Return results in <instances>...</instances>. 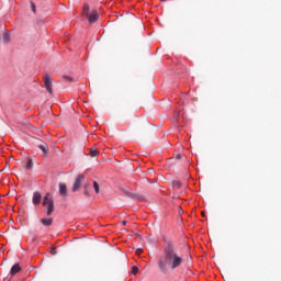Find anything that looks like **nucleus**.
<instances>
[{
	"label": "nucleus",
	"mask_w": 281,
	"mask_h": 281,
	"mask_svg": "<svg viewBox=\"0 0 281 281\" xmlns=\"http://www.w3.org/2000/svg\"><path fill=\"white\" fill-rule=\"evenodd\" d=\"M186 262L183 256L179 255L175 245L167 244L164 247V256L158 257L157 267L162 276H168L170 271L180 269V267Z\"/></svg>",
	"instance_id": "obj_1"
},
{
	"label": "nucleus",
	"mask_w": 281,
	"mask_h": 281,
	"mask_svg": "<svg viewBox=\"0 0 281 281\" xmlns=\"http://www.w3.org/2000/svg\"><path fill=\"white\" fill-rule=\"evenodd\" d=\"M42 205L45 207V214L46 216H52L54 214V199L52 198V193H46V195L43 199Z\"/></svg>",
	"instance_id": "obj_2"
},
{
	"label": "nucleus",
	"mask_w": 281,
	"mask_h": 281,
	"mask_svg": "<svg viewBox=\"0 0 281 281\" xmlns=\"http://www.w3.org/2000/svg\"><path fill=\"white\" fill-rule=\"evenodd\" d=\"M43 80L46 91L52 95V93H54V90L52 88L54 85V79L52 78V75H44Z\"/></svg>",
	"instance_id": "obj_3"
},
{
	"label": "nucleus",
	"mask_w": 281,
	"mask_h": 281,
	"mask_svg": "<svg viewBox=\"0 0 281 281\" xmlns=\"http://www.w3.org/2000/svg\"><path fill=\"white\" fill-rule=\"evenodd\" d=\"M82 181H85V176L78 175L76 177L75 183L72 184V192H78V190H80V186H82Z\"/></svg>",
	"instance_id": "obj_4"
},
{
	"label": "nucleus",
	"mask_w": 281,
	"mask_h": 281,
	"mask_svg": "<svg viewBox=\"0 0 281 281\" xmlns=\"http://www.w3.org/2000/svg\"><path fill=\"white\" fill-rule=\"evenodd\" d=\"M99 16L100 15L98 14V11H95V10H93L91 13H88L86 15L89 23H95V21H98Z\"/></svg>",
	"instance_id": "obj_5"
},
{
	"label": "nucleus",
	"mask_w": 281,
	"mask_h": 281,
	"mask_svg": "<svg viewBox=\"0 0 281 281\" xmlns=\"http://www.w3.org/2000/svg\"><path fill=\"white\" fill-rule=\"evenodd\" d=\"M43 199V195L41 192L36 191L33 193V204L34 205H41V200Z\"/></svg>",
	"instance_id": "obj_6"
},
{
	"label": "nucleus",
	"mask_w": 281,
	"mask_h": 281,
	"mask_svg": "<svg viewBox=\"0 0 281 281\" xmlns=\"http://www.w3.org/2000/svg\"><path fill=\"white\" fill-rule=\"evenodd\" d=\"M59 195L63 198L67 196V184L63 182L59 183Z\"/></svg>",
	"instance_id": "obj_7"
},
{
	"label": "nucleus",
	"mask_w": 281,
	"mask_h": 281,
	"mask_svg": "<svg viewBox=\"0 0 281 281\" xmlns=\"http://www.w3.org/2000/svg\"><path fill=\"white\" fill-rule=\"evenodd\" d=\"M41 223H42V225H44V227H49L54 223V220L53 218H42Z\"/></svg>",
	"instance_id": "obj_8"
},
{
	"label": "nucleus",
	"mask_w": 281,
	"mask_h": 281,
	"mask_svg": "<svg viewBox=\"0 0 281 281\" xmlns=\"http://www.w3.org/2000/svg\"><path fill=\"white\" fill-rule=\"evenodd\" d=\"M11 38H10V32H4L2 34V43L4 45H8V43H10Z\"/></svg>",
	"instance_id": "obj_9"
},
{
	"label": "nucleus",
	"mask_w": 281,
	"mask_h": 281,
	"mask_svg": "<svg viewBox=\"0 0 281 281\" xmlns=\"http://www.w3.org/2000/svg\"><path fill=\"white\" fill-rule=\"evenodd\" d=\"M38 148L44 153V155H47L49 153V146L47 144L43 143L38 145Z\"/></svg>",
	"instance_id": "obj_10"
},
{
	"label": "nucleus",
	"mask_w": 281,
	"mask_h": 281,
	"mask_svg": "<svg viewBox=\"0 0 281 281\" xmlns=\"http://www.w3.org/2000/svg\"><path fill=\"white\" fill-rule=\"evenodd\" d=\"M19 271H21V266H19V263H15V265L11 268V276H16V273H19Z\"/></svg>",
	"instance_id": "obj_11"
},
{
	"label": "nucleus",
	"mask_w": 281,
	"mask_h": 281,
	"mask_svg": "<svg viewBox=\"0 0 281 281\" xmlns=\"http://www.w3.org/2000/svg\"><path fill=\"white\" fill-rule=\"evenodd\" d=\"M34 166V162L32 161V158H27V164H26V170H32Z\"/></svg>",
	"instance_id": "obj_12"
},
{
	"label": "nucleus",
	"mask_w": 281,
	"mask_h": 281,
	"mask_svg": "<svg viewBox=\"0 0 281 281\" xmlns=\"http://www.w3.org/2000/svg\"><path fill=\"white\" fill-rule=\"evenodd\" d=\"M93 190L95 194H100V184L95 181H93Z\"/></svg>",
	"instance_id": "obj_13"
},
{
	"label": "nucleus",
	"mask_w": 281,
	"mask_h": 281,
	"mask_svg": "<svg viewBox=\"0 0 281 281\" xmlns=\"http://www.w3.org/2000/svg\"><path fill=\"white\" fill-rule=\"evenodd\" d=\"M83 16H87L89 14V4H85L82 9Z\"/></svg>",
	"instance_id": "obj_14"
},
{
	"label": "nucleus",
	"mask_w": 281,
	"mask_h": 281,
	"mask_svg": "<svg viewBox=\"0 0 281 281\" xmlns=\"http://www.w3.org/2000/svg\"><path fill=\"white\" fill-rule=\"evenodd\" d=\"M172 186H173V188H177V189L179 190V188H181V181L175 180V181L172 182Z\"/></svg>",
	"instance_id": "obj_15"
},
{
	"label": "nucleus",
	"mask_w": 281,
	"mask_h": 281,
	"mask_svg": "<svg viewBox=\"0 0 281 281\" xmlns=\"http://www.w3.org/2000/svg\"><path fill=\"white\" fill-rule=\"evenodd\" d=\"M83 194H85L86 196H90V193H89V186H88V184H85V187H83Z\"/></svg>",
	"instance_id": "obj_16"
},
{
	"label": "nucleus",
	"mask_w": 281,
	"mask_h": 281,
	"mask_svg": "<svg viewBox=\"0 0 281 281\" xmlns=\"http://www.w3.org/2000/svg\"><path fill=\"white\" fill-rule=\"evenodd\" d=\"M90 155H91L92 157H98V155H100V151H98V149H91V150H90Z\"/></svg>",
	"instance_id": "obj_17"
},
{
	"label": "nucleus",
	"mask_w": 281,
	"mask_h": 281,
	"mask_svg": "<svg viewBox=\"0 0 281 281\" xmlns=\"http://www.w3.org/2000/svg\"><path fill=\"white\" fill-rule=\"evenodd\" d=\"M139 271V268H137V266H133L132 267V273L133 276H137V272Z\"/></svg>",
	"instance_id": "obj_18"
},
{
	"label": "nucleus",
	"mask_w": 281,
	"mask_h": 281,
	"mask_svg": "<svg viewBox=\"0 0 281 281\" xmlns=\"http://www.w3.org/2000/svg\"><path fill=\"white\" fill-rule=\"evenodd\" d=\"M31 9H32V12L36 14V4H34V2H31Z\"/></svg>",
	"instance_id": "obj_19"
},
{
	"label": "nucleus",
	"mask_w": 281,
	"mask_h": 281,
	"mask_svg": "<svg viewBox=\"0 0 281 281\" xmlns=\"http://www.w3.org/2000/svg\"><path fill=\"white\" fill-rule=\"evenodd\" d=\"M64 80H68V82H74V78L69 76H64Z\"/></svg>",
	"instance_id": "obj_20"
},
{
	"label": "nucleus",
	"mask_w": 281,
	"mask_h": 281,
	"mask_svg": "<svg viewBox=\"0 0 281 281\" xmlns=\"http://www.w3.org/2000/svg\"><path fill=\"white\" fill-rule=\"evenodd\" d=\"M43 23H44V21H43L42 19H38V20L36 21V25H43Z\"/></svg>",
	"instance_id": "obj_21"
},
{
	"label": "nucleus",
	"mask_w": 281,
	"mask_h": 281,
	"mask_svg": "<svg viewBox=\"0 0 281 281\" xmlns=\"http://www.w3.org/2000/svg\"><path fill=\"white\" fill-rule=\"evenodd\" d=\"M136 252H137V254H142V249L138 248V249L136 250Z\"/></svg>",
	"instance_id": "obj_22"
},
{
	"label": "nucleus",
	"mask_w": 281,
	"mask_h": 281,
	"mask_svg": "<svg viewBox=\"0 0 281 281\" xmlns=\"http://www.w3.org/2000/svg\"><path fill=\"white\" fill-rule=\"evenodd\" d=\"M202 216H205V211H202Z\"/></svg>",
	"instance_id": "obj_23"
},
{
	"label": "nucleus",
	"mask_w": 281,
	"mask_h": 281,
	"mask_svg": "<svg viewBox=\"0 0 281 281\" xmlns=\"http://www.w3.org/2000/svg\"><path fill=\"white\" fill-rule=\"evenodd\" d=\"M122 225H126V221H123V222H122Z\"/></svg>",
	"instance_id": "obj_24"
}]
</instances>
